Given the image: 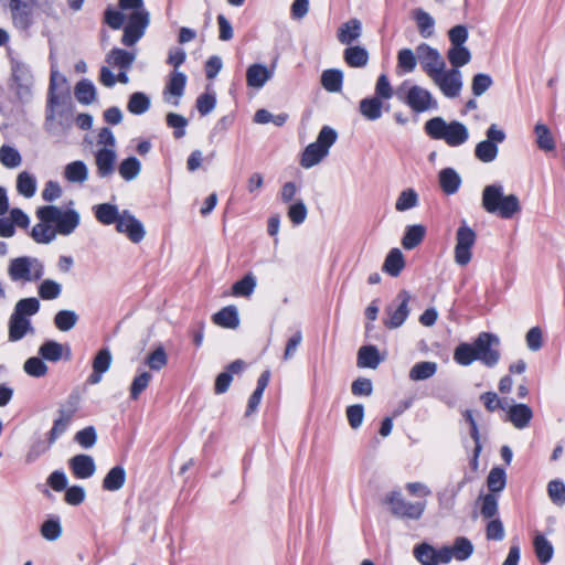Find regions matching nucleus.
Segmentation results:
<instances>
[{
	"instance_id": "nucleus-11",
	"label": "nucleus",
	"mask_w": 565,
	"mask_h": 565,
	"mask_svg": "<svg viewBox=\"0 0 565 565\" xmlns=\"http://www.w3.org/2000/svg\"><path fill=\"white\" fill-rule=\"evenodd\" d=\"M477 242L476 232L462 221L456 233V245L454 249L455 263L461 267L467 266L472 258V247Z\"/></svg>"
},
{
	"instance_id": "nucleus-28",
	"label": "nucleus",
	"mask_w": 565,
	"mask_h": 565,
	"mask_svg": "<svg viewBox=\"0 0 565 565\" xmlns=\"http://www.w3.org/2000/svg\"><path fill=\"white\" fill-rule=\"evenodd\" d=\"M213 322L222 328L236 329L239 326L238 311L235 306H227L213 315Z\"/></svg>"
},
{
	"instance_id": "nucleus-16",
	"label": "nucleus",
	"mask_w": 565,
	"mask_h": 565,
	"mask_svg": "<svg viewBox=\"0 0 565 565\" xmlns=\"http://www.w3.org/2000/svg\"><path fill=\"white\" fill-rule=\"evenodd\" d=\"M411 300V295L406 290H402L397 294L394 302L387 307V320H385V326L390 329H396L401 327L409 315L408 302Z\"/></svg>"
},
{
	"instance_id": "nucleus-37",
	"label": "nucleus",
	"mask_w": 565,
	"mask_h": 565,
	"mask_svg": "<svg viewBox=\"0 0 565 565\" xmlns=\"http://www.w3.org/2000/svg\"><path fill=\"white\" fill-rule=\"evenodd\" d=\"M64 177L72 183H84L88 179V168L81 161L76 160L65 166Z\"/></svg>"
},
{
	"instance_id": "nucleus-25",
	"label": "nucleus",
	"mask_w": 565,
	"mask_h": 565,
	"mask_svg": "<svg viewBox=\"0 0 565 565\" xmlns=\"http://www.w3.org/2000/svg\"><path fill=\"white\" fill-rule=\"evenodd\" d=\"M96 220L103 225L117 224L121 216L118 206L111 203H100L93 206Z\"/></svg>"
},
{
	"instance_id": "nucleus-47",
	"label": "nucleus",
	"mask_w": 565,
	"mask_h": 565,
	"mask_svg": "<svg viewBox=\"0 0 565 565\" xmlns=\"http://www.w3.org/2000/svg\"><path fill=\"white\" fill-rule=\"evenodd\" d=\"M141 171V163L136 157L122 160L118 167L120 177L126 181L135 180Z\"/></svg>"
},
{
	"instance_id": "nucleus-56",
	"label": "nucleus",
	"mask_w": 565,
	"mask_h": 565,
	"mask_svg": "<svg viewBox=\"0 0 565 565\" xmlns=\"http://www.w3.org/2000/svg\"><path fill=\"white\" fill-rule=\"evenodd\" d=\"M38 294L43 300H54L62 294V285L53 279H44L38 287Z\"/></svg>"
},
{
	"instance_id": "nucleus-62",
	"label": "nucleus",
	"mask_w": 565,
	"mask_h": 565,
	"mask_svg": "<svg viewBox=\"0 0 565 565\" xmlns=\"http://www.w3.org/2000/svg\"><path fill=\"white\" fill-rule=\"evenodd\" d=\"M480 401L483 403L488 412H495L497 409L505 411L509 401L500 398L495 392H486L480 395Z\"/></svg>"
},
{
	"instance_id": "nucleus-58",
	"label": "nucleus",
	"mask_w": 565,
	"mask_h": 565,
	"mask_svg": "<svg viewBox=\"0 0 565 565\" xmlns=\"http://www.w3.org/2000/svg\"><path fill=\"white\" fill-rule=\"evenodd\" d=\"M536 135V142L540 149L552 151L555 148V142L548 127L544 124H536L534 128Z\"/></svg>"
},
{
	"instance_id": "nucleus-45",
	"label": "nucleus",
	"mask_w": 565,
	"mask_h": 565,
	"mask_svg": "<svg viewBox=\"0 0 565 565\" xmlns=\"http://www.w3.org/2000/svg\"><path fill=\"white\" fill-rule=\"evenodd\" d=\"M256 277L248 273L232 286V295L235 297H250L256 288Z\"/></svg>"
},
{
	"instance_id": "nucleus-60",
	"label": "nucleus",
	"mask_w": 565,
	"mask_h": 565,
	"mask_svg": "<svg viewBox=\"0 0 565 565\" xmlns=\"http://www.w3.org/2000/svg\"><path fill=\"white\" fill-rule=\"evenodd\" d=\"M507 483V476L504 469L494 467L490 470L487 484L491 492H500L504 489Z\"/></svg>"
},
{
	"instance_id": "nucleus-55",
	"label": "nucleus",
	"mask_w": 565,
	"mask_h": 565,
	"mask_svg": "<svg viewBox=\"0 0 565 565\" xmlns=\"http://www.w3.org/2000/svg\"><path fill=\"white\" fill-rule=\"evenodd\" d=\"M150 108L149 97L140 92L134 93L127 104V109L134 115H142Z\"/></svg>"
},
{
	"instance_id": "nucleus-6",
	"label": "nucleus",
	"mask_w": 565,
	"mask_h": 565,
	"mask_svg": "<svg viewBox=\"0 0 565 565\" xmlns=\"http://www.w3.org/2000/svg\"><path fill=\"white\" fill-rule=\"evenodd\" d=\"M39 221H52L57 235L68 236L78 227L81 215L74 209L63 210L56 205L40 206L35 212Z\"/></svg>"
},
{
	"instance_id": "nucleus-61",
	"label": "nucleus",
	"mask_w": 565,
	"mask_h": 565,
	"mask_svg": "<svg viewBox=\"0 0 565 565\" xmlns=\"http://www.w3.org/2000/svg\"><path fill=\"white\" fill-rule=\"evenodd\" d=\"M452 551V556L457 561H465L471 556L473 553L472 543L466 537H457L455 540L454 546L450 547Z\"/></svg>"
},
{
	"instance_id": "nucleus-48",
	"label": "nucleus",
	"mask_w": 565,
	"mask_h": 565,
	"mask_svg": "<svg viewBox=\"0 0 565 565\" xmlns=\"http://www.w3.org/2000/svg\"><path fill=\"white\" fill-rule=\"evenodd\" d=\"M23 371L32 377H43L49 372V366L46 365L45 361L39 355V356H31L25 360L23 364Z\"/></svg>"
},
{
	"instance_id": "nucleus-4",
	"label": "nucleus",
	"mask_w": 565,
	"mask_h": 565,
	"mask_svg": "<svg viewBox=\"0 0 565 565\" xmlns=\"http://www.w3.org/2000/svg\"><path fill=\"white\" fill-rule=\"evenodd\" d=\"M118 4L121 10H131L128 23L124 26L121 43L132 46L143 36L150 22V13L145 8L143 0H119Z\"/></svg>"
},
{
	"instance_id": "nucleus-7",
	"label": "nucleus",
	"mask_w": 565,
	"mask_h": 565,
	"mask_svg": "<svg viewBox=\"0 0 565 565\" xmlns=\"http://www.w3.org/2000/svg\"><path fill=\"white\" fill-rule=\"evenodd\" d=\"M8 276L13 282H33L44 276V264L32 256L12 258L8 265Z\"/></svg>"
},
{
	"instance_id": "nucleus-23",
	"label": "nucleus",
	"mask_w": 565,
	"mask_h": 565,
	"mask_svg": "<svg viewBox=\"0 0 565 565\" xmlns=\"http://www.w3.org/2000/svg\"><path fill=\"white\" fill-rule=\"evenodd\" d=\"M117 159L114 149L102 148L95 154V162L97 167V174L100 178H107L115 171V162Z\"/></svg>"
},
{
	"instance_id": "nucleus-12",
	"label": "nucleus",
	"mask_w": 565,
	"mask_h": 565,
	"mask_svg": "<svg viewBox=\"0 0 565 565\" xmlns=\"http://www.w3.org/2000/svg\"><path fill=\"white\" fill-rule=\"evenodd\" d=\"M500 344L498 335L489 332H481L473 341L476 355L486 366L493 367L500 360V352L497 349Z\"/></svg>"
},
{
	"instance_id": "nucleus-27",
	"label": "nucleus",
	"mask_w": 565,
	"mask_h": 565,
	"mask_svg": "<svg viewBox=\"0 0 565 565\" xmlns=\"http://www.w3.org/2000/svg\"><path fill=\"white\" fill-rule=\"evenodd\" d=\"M136 60V53L115 47L106 55V62L110 67L130 68Z\"/></svg>"
},
{
	"instance_id": "nucleus-53",
	"label": "nucleus",
	"mask_w": 565,
	"mask_h": 565,
	"mask_svg": "<svg viewBox=\"0 0 565 565\" xmlns=\"http://www.w3.org/2000/svg\"><path fill=\"white\" fill-rule=\"evenodd\" d=\"M418 194L414 189L403 190L395 202V209L398 212H405L418 205Z\"/></svg>"
},
{
	"instance_id": "nucleus-1",
	"label": "nucleus",
	"mask_w": 565,
	"mask_h": 565,
	"mask_svg": "<svg viewBox=\"0 0 565 565\" xmlns=\"http://www.w3.org/2000/svg\"><path fill=\"white\" fill-rule=\"evenodd\" d=\"M40 301L35 297L20 299L8 321V340L18 342L26 335H33L35 329L32 324L31 317L40 310Z\"/></svg>"
},
{
	"instance_id": "nucleus-49",
	"label": "nucleus",
	"mask_w": 565,
	"mask_h": 565,
	"mask_svg": "<svg viewBox=\"0 0 565 565\" xmlns=\"http://www.w3.org/2000/svg\"><path fill=\"white\" fill-rule=\"evenodd\" d=\"M0 162L8 169H14L22 163V157L14 147L2 145L0 147Z\"/></svg>"
},
{
	"instance_id": "nucleus-46",
	"label": "nucleus",
	"mask_w": 565,
	"mask_h": 565,
	"mask_svg": "<svg viewBox=\"0 0 565 565\" xmlns=\"http://www.w3.org/2000/svg\"><path fill=\"white\" fill-rule=\"evenodd\" d=\"M447 58L451 64V68L465 66L471 60V53L465 45L451 46L447 52Z\"/></svg>"
},
{
	"instance_id": "nucleus-39",
	"label": "nucleus",
	"mask_w": 565,
	"mask_h": 565,
	"mask_svg": "<svg viewBox=\"0 0 565 565\" xmlns=\"http://www.w3.org/2000/svg\"><path fill=\"white\" fill-rule=\"evenodd\" d=\"M438 365L436 362L422 361L415 363L409 370V379L412 381H424L433 377L437 372Z\"/></svg>"
},
{
	"instance_id": "nucleus-29",
	"label": "nucleus",
	"mask_w": 565,
	"mask_h": 565,
	"mask_svg": "<svg viewBox=\"0 0 565 565\" xmlns=\"http://www.w3.org/2000/svg\"><path fill=\"white\" fill-rule=\"evenodd\" d=\"M74 96L82 105H90L97 98V90L94 83L88 78H83L74 87Z\"/></svg>"
},
{
	"instance_id": "nucleus-59",
	"label": "nucleus",
	"mask_w": 565,
	"mask_h": 565,
	"mask_svg": "<svg viewBox=\"0 0 565 565\" xmlns=\"http://www.w3.org/2000/svg\"><path fill=\"white\" fill-rule=\"evenodd\" d=\"M146 364L152 371H161L168 364V355L163 347L159 345L146 358Z\"/></svg>"
},
{
	"instance_id": "nucleus-52",
	"label": "nucleus",
	"mask_w": 565,
	"mask_h": 565,
	"mask_svg": "<svg viewBox=\"0 0 565 565\" xmlns=\"http://www.w3.org/2000/svg\"><path fill=\"white\" fill-rule=\"evenodd\" d=\"M77 321L78 316L73 310H60L54 317V324L62 332L73 329Z\"/></svg>"
},
{
	"instance_id": "nucleus-44",
	"label": "nucleus",
	"mask_w": 565,
	"mask_h": 565,
	"mask_svg": "<svg viewBox=\"0 0 565 565\" xmlns=\"http://www.w3.org/2000/svg\"><path fill=\"white\" fill-rule=\"evenodd\" d=\"M345 63L351 67H363L369 62V53L362 46H349L343 54Z\"/></svg>"
},
{
	"instance_id": "nucleus-34",
	"label": "nucleus",
	"mask_w": 565,
	"mask_h": 565,
	"mask_svg": "<svg viewBox=\"0 0 565 565\" xmlns=\"http://www.w3.org/2000/svg\"><path fill=\"white\" fill-rule=\"evenodd\" d=\"M413 19L416 22L419 34L424 39H428L434 34L435 20L425 10L417 8L412 12Z\"/></svg>"
},
{
	"instance_id": "nucleus-64",
	"label": "nucleus",
	"mask_w": 565,
	"mask_h": 565,
	"mask_svg": "<svg viewBox=\"0 0 565 565\" xmlns=\"http://www.w3.org/2000/svg\"><path fill=\"white\" fill-rule=\"evenodd\" d=\"M417 65V57L411 49H402L397 54V67L404 73H412Z\"/></svg>"
},
{
	"instance_id": "nucleus-42",
	"label": "nucleus",
	"mask_w": 565,
	"mask_h": 565,
	"mask_svg": "<svg viewBox=\"0 0 565 565\" xmlns=\"http://www.w3.org/2000/svg\"><path fill=\"white\" fill-rule=\"evenodd\" d=\"M343 73L337 68L326 70L321 74V85L330 93H339L342 89Z\"/></svg>"
},
{
	"instance_id": "nucleus-41",
	"label": "nucleus",
	"mask_w": 565,
	"mask_h": 565,
	"mask_svg": "<svg viewBox=\"0 0 565 565\" xmlns=\"http://www.w3.org/2000/svg\"><path fill=\"white\" fill-rule=\"evenodd\" d=\"M381 363L379 350L374 345H365L359 349L358 366L376 369Z\"/></svg>"
},
{
	"instance_id": "nucleus-33",
	"label": "nucleus",
	"mask_w": 565,
	"mask_h": 565,
	"mask_svg": "<svg viewBox=\"0 0 565 565\" xmlns=\"http://www.w3.org/2000/svg\"><path fill=\"white\" fill-rule=\"evenodd\" d=\"M362 33V24L358 19H351L343 23L338 31V40L342 44H351L360 38Z\"/></svg>"
},
{
	"instance_id": "nucleus-36",
	"label": "nucleus",
	"mask_w": 565,
	"mask_h": 565,
	"mask_svg": "<svg viewBox=\"0 0 565 565\" xmlns=\"http://www.w3.org/2000/svg\"><path fill=\"white\" fill-rule=\"evenodd\" d=\"M535 555L541 564H547L554 554L552 543L541 533H536L533 539Z\"/></svg>"
},
{
	"instance_id": "nucleus-57",
	"label": "nucleus",
	"mask_w": 565,
	"mask_h": 565,
	"mask_svg": "<svg viewBox=\"0 0 565 565\" xmlns=\"http://www.w3.org/2000/svg\"><path fill=\"white\" fill-rule=\"evenodd\" d=\"M151 380L152 375L148 371H143L136 375L129 388L130 398L134 401L138 399L140 394L149 386Z\"/></svg>"
},
{
	"instance_id": "nucleus-20",
	"label": "nucleus",
	"mask_w": 565,
	"mask_h": 565,
	"mask_svg": "<svg viewBox=\"0 0 565 565\" xmlns=\"http://www.w3.org/2000/svg\"><path fill=\"white\" fill-rule=\"evenodd\" d=\"M39 355L47 362L57 363L62 359H71V349L67 344H62L55 340H47L43 342L39 350Z\"/></svg>"
},
{
	"instance_id": "nucleus-40",
	"label": "nucleus",
	"mask_w": 565,
	"mask_h": 565,
	"mask_svg": "<svg viewBox=\"0 0 565 565\" xmlns=\"http://www.w3.org/2000/svg\"><path fill=\"white\" fill-rule=\"evenodd\" d=\"M426 228L423 225H408L402 238V245L405 249L411 250L418 246L424 239Z\"/></svg>"
},
{
	"instance_id": "nucleus-30",
	"label": "nucleus",
	"mask_w": 565,
	"mask_h": 565,
	"mask_svg": "<svg viewBox=\"0 0 565 565\" xmlns=\"http://www.w3.org/2000/svg\"><path fill=\"white\" fill-rule=\"evenodd\" d=\"M56 236L57 234L52 221H40L31 231V237L38 244H50Z\"/></svg>"
},
{
	"instance_id": "nucleus-18",
	"label": "nucleus",
	"mask_w": 565,
	"mask_h": 565,
	"mask_svg": "<svg viewBox=\"0 0 565 565\" xmlns=\"http://www.w3.org/2000/svg\"><path fill=\"white\" fill-rule=\"evenodd\" d=\"M35 2L9 3L12 24L20 31H28L34 23L33 7Z\"/></svg>"
},
{
	"instance_id": "nucleus-13",
	"label": "nucleus",
	"mask_w": 565,
	"mask_h": 565,
	"mask_svg": "<svg viewBox=\"0 0 565 565\" xmlns=\"http://www.w3.org/2000/svg\"><path fill=\"white\" fill-rule=\"evenodd\" d=\"M78 408V398L71 396L66 405L58 409V417L54 420L53 427L49 431L47 443L52 446L68 428L75 413Z\"/></svg>"
},
{
	"instance_id": "nucleus-22",
	"label": "nucleus",
	"mask_w": 565,
	"mask_h": 565,
	"mask_svg": "<svg viewBox=\"0 0 565 565\" xmlns=\"http://www.w3.org/2000/svg\"><path fill=\"white\" fill-rule=\"evenodd\" d=\"M274 71L266 65L255 63L246 71V84L248 87L260 89L273 77Z\"/></svg>"
},
{
	"instance_id": "nucleus-35",
	"label": "nucleus",
	"mask_w": 565,
	"mask_h": 565,
	"mask_svg": "<svg viewBox=\"0 0 565 565\" xmlns=\"http://www.w3.org/2000/svg\"><path fill=\"white\" fill-rule=\"evenodd\" d=\"M126 482V471L121 466L113 467L103 480V489L115 492L120 490Z\"/></svg>"
},
{
	"instance_id": "nucleus-21",
	"label": "nucleus",
	"mask_w": 565,
	"mask_h": 565,
	"mask_svg": "<svg viewBox=\"0 0 565 565\" xmlns=\"http://www.w3.org/2000/svg\"><path fill=\"white\" fill-rule=\"evenodd\" d=\"M70 469L78 479L90 478L96 471V465L92 456L79 454L68 461Z\"/></svg>"
},
{
	"instance_id": "nucleus-24",
	"label": "nucleus",
	"mask_w": 565,
	"mask_h": 565,
	"mask_svg": "<svg viewBox=\"0 0 565 565\" xmlns=\"http://www.w3.org/2000/svg\"><path fill=\"white\" fill-rule=\"evenodd\" d=\"M186 84V76L182 72L173 71L166 85L163 95L167 102H170L169 96H173L177 99L172 102L174 106L179 105V98L183 95Z\"/></svg>"
},
{
	"instance_id": "nucleus-63",
	"label": "nucleus",
	"mask_w": 565,
	"mask_h": 565,
	"mask_svg": "<svg viewBox=\"0 0 565 565\" xmlns=\"http://www.w3.org/2000/svg\"><path fill=\"white\" fill-rule=\"evenodd\" d=\"M547 493L555 505L563 507L565 504V483L563 481L558 479L550 481Z\"/></svg>"
},
{
	"instance_id": "nucleus-32",
	"label": "nucleus",
	"mask_w": 565,
	"mask_h": 565,
	"mask_svg": "<svg viewBox=\"0 0 565 565\" xmlns=\"http://www.w3.org/2000/svg\"><path fill=\"white\" fill-rule=\"evenodd\" d=\"M382 100L375 96L363 98L359 105L361 115L371 121H375L382 117Z\"/></svg>"
},
{
	"instance_id": "nucleus-26",
	"label": "nucleus",
	"mask_w": 565,
	"mask_h": 565,
	"mask_svg": "<svg viewBox=\"0 0 565 565\" xmlns=\"http://www.w3.org/2000/svg\"><path fill=\"white\" fill-rule=\"evenodd\" d=\"M438 181L440 189L447 195L455 194L461 185V178L452 168H445L440 170L438 174Z\"/></svg>"
},
{
	"instance_id": "nucleus-9",
	"label": "nucleus",
	"mask_w": 565,
	"mask_h": 565,
	"mask_svg": "<svg viewBox=\"0 0 565 565\" xmlns=\"http://www.w3.org/2000/svg\"><path fill=\"white\" fill-rule=\"evenodd\" d=\"M507 139L505 131L497 124H491L486 130V139L478 142L473 154L482 163H491L499 156V145Z\"/></svg>"
},
{
	"instance_id": "nucleus-51",
	"label": "nucleus",
	"mask_w": 565,
	"mask_h": 565,
	"mask_svg": "<svg viewBox=\"0 0 565 565\" xmlns=\"http://www.w3.org/2000/svg\"><path fill=\"white\" fill-rule=\"evenodd\" d=\"M454 360L463 366L470 365L473 361L478 360L476 355V348L473 343H460L454 352Z\"/></svg>"
},
{
	"instance_id": "nucleus-5",
	"label": "nucleus",
	"mask_w": 565,
	"mask_h": 565,
	"mask_svg": "<svg viewBox=\"0 0 565 565\" xmlns=\"http://www.w3.org/2000/svg\"><path fill=\"white\" fill-rule=\"evenodd\" d=\"M399 102L414 113L422 114L438 109V102L427 89L409 82H403L395 92Z\"/></svg>"
},
{
	"instance_id": "nucleus-38",
	"label": "nucleus",
	"mask_w": 565,
	"mask_h": 565,
	"mask_svg": "<svg viewBox=\"0 0 565 565\" xmlns=\"http://www.w3.org/2000/svg\"><path fill=\"white\" fill-rule=\"evenodd\" d=\"M405 266V260L402 252L398 248H393L387 254L383 270L392 277H397Z\"/></svg>"
},
{
	"instance_id": "nucleus-8",
	"label": "nucleus",
	"mask_w": 565,
	"mask_h": 565,
	"mask_svg": "<svg viewBox=\"0 0 565 565\" xmlns=\"http://www.w3.org/2000/svg\"><path fill=\"white\" fill-rule=\"evenodd\" d=\"M10 89L22 104L31 102L33 96V75L30 67L19 61L11 64Z\"/></svg>"
},
{
	"instance_id": "nucleus-19",
	"label": "nucleus",
	"mask_w": 565,
	"mask_h": 565,
	"mask_svg": "<svg viewBox=\"0 0 565 565\" xmlns=\"http://www.w3.org/2000/svg\"><path fill=\"white\" fill-rule=\"evenodd\" d=\"M504 412L507 413L505 420L510 422L516 429L526 428L533 418L532 408L522 403L509 402Z\"/></svg>"
},
{
	"instance_id": "nucleus-31",
	"label": "nucleus",
	"mask_w": 565,
	"mask_h": 565,
	"mask_svg": "<svg viewBox=\"0 0 565 565\" xmlns=\"http://www.w3.org/2000/svg\"><path fill=\"white\" fill-rule=\"evenodd\" d=\"M328 154L329 152L320 147L316 141L311 142L303 150L300 164L306 169H310L317 166Z\"/></svg>"
},
{
	"instance_id": "nucleus-2",
	"label": "nucleus",
	"mask_w": 565,
	"mask_h": 565,
	"mask_svg": "<svg viewBox=\"0 0 565 565\" xmlns=\"http://www.w3.org/2000/svg\"><path fill=\"white\" fill-rule=\"evenodd\" d=\"M481 204L486 212L510 220L521 211L520 200L515 194H504L503 185L493 183L482 190Z\"/></svg>"
},
{
	"instance_id": "nucleus-43",
	"label": "nucleus",
	"mask_w": 565,
	"mask_h": 565,
	"mask_svg": "<svg viewBox=\"0 0 565 565\" xmlns=\"http://www.w3.org/2000/svg\"><path fill=\"white\" fill-rule=\"evenodd\" d=\"M64 96L57 94L56 90H49L46 115H45V129L53 130V121L57 115V108L62 105Z\"/></svg>"
},
{
	"instance_id": "nucleus-10",
	"label": "nucleus",
	"mask_w": 565,
	"mask_h": 565,
	"mask_svg": "<svg viewBox=\"0 0 565 565\" xmlns=\"http://www.w3.org/2000/svg\"><path fill=\"white\" fill-rule=\"evenodd\" d=\"M384 502L390 505L393 515L401 519L419 520L427 507V501L411 502L403 498L401 490H393L386 494Z\"/></svg>"
},
{
	"instance_id": "nucleus-17",
	"label": "nucleus",
	"mask_w": 565,
	"mask_h": 565,
	"mask_svg": "<svg viewBox=\"0 0 565 565\" xmlns=\"http://www.w3.org/2000/svg\"><path fill=\"white\" fill-rule=\"evenodd\" d=\"M118 233L125 234L132 243H140L146 235L143 224L128 210L121 212L116 224Z\"/></svg>"
},
{
	"instance_id": "nucleus-50",
	"label": "nucleus",
	"mask_w": 565,
	"mask_h": 565,
	"mask_svg": "<svg viewBox=\"0 0 565 565\" xmlns=\"http://www.w3.org/2000/svg\"><path fill=\"white\" fill-rule=\"evenodd\" d=\"M17 190L21 195L32 198L36 191L35 178L31 173L22 171L17 178Z\"/></svg>"
},
{
	"instance_id": "nucleus-3",
	"label": "nucleus",
	"mask_w": 565,
	"mask_h": 565,
	"mask_svg": "<svg viewBox=\"0 0 565 565\" xmlns=\"http://www.w3.org/2000/svg\"><path fill=\"white\" fill-rule=\"evenodd\" d=\"M425 132L434 140H443L449 147L465 145L470 137L468 127L458 120L446 121L443 117H433L425 122Z\"/></svg>"
},
{
	"instance_id": "nucleus-15",
	"label": "nucleus",
	"mask_w": 565,
	"mask_h": 565,
	"mask_svg": "<svg viewBox=\"0 0 565 565\" xmlns=\"http://www.w3.org/2000/svg\"><path fill=\"white\" fill-rule=\"evenodd\" d=\"M417 55L423 71L433 79L439 72L446 68V63L439 52L428 44L417 47Z\"/></svg>"
},
{
	"instance_id": "nucleus-54",
	"label": "nucleus",
	"mask_w": 565,
	"mask_h": 565,
	"mask_svg": "<svg viewBox=\"0 0 565 565\" xmlns=\"http://www.w3.org/2000/svg\"><path fill=\"white\" fill-rule=\"evenodd\" d=\"M414 556L422 565H437L436 548L428 543H420L414 547Z\"/></svg>"
},
{
	"instance_id": "nucleus-14",
	"label": "nucleus",
	"mask_w": 565,
	"mask_h": 565,
	"mask_svg": "<svg viewBox=\"0 0 565 565\" xmlns=\"http://www.w3.org/2000/svg\"><path fill=\"white\" fill-rule=\"evenodd\" d=\"M431 81L447 98L458 97L463 85L462 74L457 68H444Z\"/></svg>"
}]
</instances>
